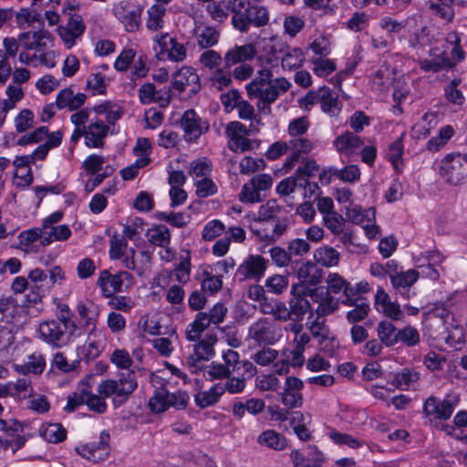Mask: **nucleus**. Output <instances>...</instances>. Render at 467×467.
Listing matches in <instances>:
<instances>
[{"label":"nucleus","mask_w":467,"mask_h":467,"mask_svg":"<svg viewBox=\"0 0 467 467\" xmlns=\"http://www.w3.org/2000/svg\"><path fill=\"white\" fill-rule=\"evenodd\" d=\"M290 88L291 83L285 78H273V72L269 68L259 70L255 78L245 86L249 99H257L258 109L267 113L271 112V104Z\"/></svg>","instance_id":"1"},{"label":"nucleus","mask_w":467,"mask_h":467,"mask_svg":"<svg viewBox=\"0 0 467 467\" xmlns=\"http://www.w3.org/2000/svg\"><path fill=\"white\" fill-rule=\"evenodd\" d=\"M239 6L244 10H235L234 8L232 10L234 13L232 25L236 30L246 33L252 26L261 27L268 24L269 11L265 6L248 3L245 7L244 1L239 3Z\"/></svg>","instance_id":"2"},{"label":"nucleus","mask_w":467,"mask_h":467,"mask_svg":"<svg viewBox=\"0 0 467 467\" xmlns=\"http://www.w3.org/2000/svg\"><path fill=\"white\" fill-rule=\"evenodd\" d=\"M138 383L134 373L129 371L121 375L118 380H103L97 389L99 394L108 398L113 396L112 403L115 408L122 406L137 389Z\"/></svg>","instance_id":"3"},{"label":"nucleus","mask_w":467,"mask_h":467,"mask_svg":"<svg viewBox=\"0 0 467 467\" xmlns=\"http://www.w3.org/2000/svg\"><path fill=\"white\" fill-rule=\"evenodd\" d=\"M77 330L78 327L55 318L44 321L38 326L40 339L56 348H61L68 345Z\"/></svg>","instance_id":"4"},{"label":"nucleus","mask_w":467,"mask_h":467,"mask_svg":"<svg viewBox=\"0 0 467 467\" xmlns=\"http://www.w3.org/2000/svg\"><path fill=\"white\" fill-rule=\"evenodd\" d=\"M190 397L186 391L170 392L166 388H158L149 400V408L152 413L159 414L173 408L184 410L188 406Z\"/></svg>","instance_id":"5"},{"label":"nucleus","mask_w":467,"mask_h":467,"mask_svg":"<svg viewBox=\"0 0 467 467\" xmlns=\"http://www.w3.org/2000/svg\"><path fill=\"white\" fill-rule=\"evenodd\" d=\"M441 176L450 184L457 185L467 179V154H448L440 166Z\"/></svg>","instance_id":"6"},{"label":"nucleus","mask_w":467,"mask_h":467,"mask_svg":"<svg viewBox=\"0 0 467 467\" xmlns=\"http://www.w3.org/2000/svg\"><path fill=\"white\" fill-rule=\"evenodd\" d=\"M458 402L459 399L451 395L443 400L431 396L423 404V413L433 420H447L451 417Z\"/></svg>","instance_id":"7"},{"label":"nucleus","mask_w":467,"mask_h":467,"mask_svg":"<svg viewBox=\"0 0 467 467\" xmlns=\"http://www.w3.org/2000/svg\"><path fill=\"white\" fill-rule=\"evenodd\" d=\"M248 337L257 345H273L281 337V329L274 321L261 318L249 327Z\"/></svg>","instance_id":"8"},{"label":"nucleus","mask_w":467,"mask_h":467,"mask_svg":"<svg viewBox=\"0 0 467 467\" xmlns=\"http://www.w3.org/2000/svg\"><path fill=\"white\" fill-rule=\"evenodd\" d=\"M217 341L216 335L207 334L203 339L194 345V352L186 359L191 373L197 374L202 369V361L212 358L215 352L213 346Z\"/></svg>","instance_id":"9"},{"label":"nucleus","mask_w":467,"mask_h":467,"mask_svg":"<svg viewBox=\"0 0 467 467\" xmlns=\"http://www.w3.org/2000/svg\"><path fill=\"white\" fill-rule=\"evenodd\" d=\"M132 275L127 271H120L115 275L109 270L100 272L97 285L102 289L106 297L111 296L114 293L121 292L123 285L128 288L131 285Z\"/></svg>","instance_id":"10"},{"label":"nucleus","mask_w":467,"mask_h":467,"mask_svg":"<svg viewBox=\"0 0 467 467\" xmlns=\"http://www.w3.org/2000/svg\"><path fill=\"white\" fill-rule=\"evenodd\" d=\"M110 435L107 431H102L99 434V441H92L87 444L78 446L77 452L93 462L105 460L109 454Z\"/></svg>","instance_id":"11"},{"label":"nucleus","mask_w":467,"mask_h":467,"mask_svg":"<svg viewBox=\"0 0 467 467\" xmlns=\"http://www.w3.org/2000/svg\"><path fill=\"white\" fill-rule=\"evenodd\" d=\"M114 16L123 24L126 31L135 32L140 25L142 7L130 2H120L113 8Z\"/></svg>","instance_id":"12"},{"label":"nucleus","mask_w":467,"mask_h":467,"mask_svg":"<svg viewBox=\"0 0 467 467\" xmlns=\"http://www.w3.org/2000/svg\"><path fill=\"white\" fill-rule=\"evenodd\" d=\"M269 261L259 254H249L238 266L236 275L241 280L259 281L265 274Z\"/></svg>","instance_id":"13"},{"label":"nucleus","mask_w":467,"mask_h":467,"mask_svg":"<svg viewBox=\"0 0 467 467\" xmlns=\"http://www.w3.org/2000/svg\"><path fill=\"white\" fill-rule=\"evenodd\" d=\"M181 126L187 141L196 140L209 130V123L203 120L194 109H187L181 119Z\"/></svg>","instance_id":"14"},{"label":"nucleus","mask_w":467,"mask_h":467,"mask_svg":"<svg viewBox=\"0 0 467 467\" xmlns=\"http://www.w3.org/2000/svg\"><path fill=\"white\" fill-rule=\"evenodd\" d=\"M418 65L424 72H440L454 67L455 63L451 59L446 50L433 47L430 50V57L420 59Z\"/></svg>","instance_id":"15"},{"label":"nucleus","mask_w":467,"mask_h":467,"mask_svg":"<svg viewBox=\"0 0 467 467\" xmlns=\"http://www.w3.org/2000/svg\"><path fill=\"white\" fill-rule=\"evenodd\" d=\"M172 88L179 93L189 88L191 94H196L201 89L200 78L196 71L190 67H182L178 70L171 81Z\"/></svg>","instance_id":"16"},{"label":"nucleus","mask_w":467,"mask_h":467,"mask_svg":"<svg viewBox=\"0 0 467 467\" xmlns=\"http://www.w3.org/2000/svg\"><path fill=\"white\" fill-rule=\"evenodd\" d=\"M291 269L303 284L316 285L321 282L322 270L311 261L294 260Z\"/></svg>","instance_id":"17"},{"label":"nucleus","mask_w":467,"mask_h":467,"mask_svg":"<svg viewBox=\"0 0 467 467\" xmlns=\"http://www.w3.org/2000/svg\"><path fill=\"white\" fill-rule=\"evenodd\" d=\"M420 277V273L414 269L401 271L398 275L393 276L390 280L396 295H399L404 299H410L416 295L412 290V285L417 282Z\"/></svg>","instance_id":"18"},{"label":"nucleus","mask_w":467,"mask_h":467,"mask_svg":"<svg viewBox=\"0 0 467 467\" xmlns=\"http://www.w3.org/2000/svg\"><path fill=\"white\" fill-rule=\"evenodd\" d=\"M255 56L256 48L253 44L234 45L225 52L223 64L226 65V67H232L235 65L252 61Z\"/></svg>","instance_id":"19"},{"label":"nucleus","mask_w":467,"mask_h":467,"mask_svg":"<svg viewBox=\"0 0 467 467\" xmlns=\"http://www.w3.org/2000/svg\"><path fill=\"white\" fill-rule=\"evenodd\" d=\"M85 144L88 148H103L104 139L107 137L109 127L103 120L96 118L85 126Z\"/></svg>","instance_id":"20"},{"label":"nucleus","mask_w":467,"mask_h":467,"mask_svg":"<svg viewBox=\"0 0 467 467\" xmlns=\"http://www.w3.org/2000/svg\"><path fill=\"white\" fill-rule=\"evenodd\" d=\"M161 51L168 53V58L174 62H182L186 58L187 49L183 44L179 43L176 38L168 33L155 37Z\"/></svg>","instance_id":"21"},{"label":"nucleus","mask_w":467,"mask_h":467,"mask_svg":"<svg viewBox=\"0 0 467 467\" xmlns=\"http://www.w3.org/2000/svg\"><path fill=\"white\" fill-rule=\"evenodd\" d=\"M291 459L294 467H321L325 462L323 452L315 445L308 447L306 455H304L299 451H293L291 452Z\"/></svg>","instance_id":"22"},{"label":"nucleus","mask_w":467,"mask_h":467,"mask_svg":"<svg viewBox=\"0 0 467 467\" xmlns=\"http://www.w3.org/2000/svg\"><path fill=\"white\" fill-rule=\"evenodd\" d=\"M466 6L467 0H430L429 8L433 15L451 22L455 16L454 6Z\"/></svg>","instance_id":"23"},{"label":"nucleus","mask_w":467,"mask_h":467,"mask_svg":"<svg viewBox=\"0 0 467 467\" xmlns=\"http://www.w3.org/2000/svg\"><path fill=\"white\" fill-rule=\"evenodd\" d=\"M333 144L340 154L350 155L356 150L361 148L364 141L354 132L347 130L337 136L333 141Z\"/></svg>","instance_id":"24"},{"label":"nucleus","mask_w":467,"mask_h":467,"mask_svg":"<svg viewBox=\"0 0 467 467\" xmlns=\"http://www.w3.org/2000/svg\"><path fill=\"white\" fill-rule=\"evenodd\" d=\"M319 105L321 110L331 117L338 115L341 110V104L338 100V94L327 86L320 88Z\"/></svg>","instance_id":"25"},{"label":"nucleus","mask_w":467,"mask_h":467,"mask_svg":"<svg viewBox=\"0 0 467 467\" xmlns=\"http://www.w3.org/2000/svg\"><path fill=\"white\" fill-rule=\"evenodd\" d=\"M86 99L84 93L75 95L70 88H66L57 95L56 107L59 109L68 108L71 111L76 110L84 105Z\"/></svg>","instance_id":"26"},{"label":"nucleus","mask_w":467,"mask_h":467,"mask_svg":"<svg viewBox=\"0 0 467 467\" xmlns=\"http://www.w3.org/2000/svg\"><path fill=\"white\" fill-rule=\"evenodd\" d=\"M274 228L268 231L266 228H252V232L262 241L272 244L281 237L288 228V220L286 218H276Z\"/></svg>","instance_id":"27"},{"label":"nucleus","mask_w":467,"mask_h":467,"mask_svg":"<svg viewBox=\"0 0 467 467\" xmlns=\"http://www.w3.org/2000/svg\"><path fill=\"white\" fill-rule=\"evenodd\" d=\"M296 286L292 287V297L290 298L288 305L292 320L296 322H301L306 313L310 311L311 305L306 296L299 294H296Z\"/></svg>","instance_id":"28"},{"label":"nucleus","mask_w":467,"mask_h":467,"mask_svg":"<svg viewBox=\"0 0 467 467\" xmlns=\"http://www.w3.org/2000/svg\"><path fill=\"white\" fill-rule=\"evenodd\" d=\"M223 396L221 383L213 385L208 390L199 391L194 395V401L197 407L205 409L216 404Z\"/></svg>","instance_id":"29"},{"label":"nucleus","mask_w":467,"mask_h":467,"mask_svg":"<svg viewBox=\"0 0 467 467\" xmlns=\"http://www.w3.org/2000/svg\"><path fill=\"white\" fill-rule=\"evenodd\" d=\"M77 310L81 319L84 320L85 327L89 328L91 327L89 332V335H91L96 330V322L99 314V306L92 302L88 304L78 302Z\"/></svg>","instance_id":"30"},{"label":"nucleus","mask_w":467,"mask_h":467,"mask_svg":"<svg viewBox=\"0 0 467 467\" xmlns=\"http://www.w3.org/2000/svg\"><path fill=\"white\" fill-rule=\"evenodd\" d=\"M305 60L306 56L301 48H289L286 47L282 57L281 65L285 70H293L302 67Z\"/></svg>","instance_id":"31"},{"label":"nucleus","mask_w":467,"mask_h":467,"mask_svg":"<svg viewBox=\"0 0 467 467\" xmlns=\"http://www.w3.org/2000/svg\"><path fill=\"white\" fill-rule=\"evenodd\" d=\"M398 330L399 328L387 320L380 321L377 327L379 338L388 348L398 344Z\"/></svg>","instance_id":"32"},{"label":"nucleus","mask_w":467,"mask_h":467,"mask_svg":"<svg viewBox=\"0 0 467 467\" xmlns=\"http://www.w3.org/2000/svg\"><path fill=\"white\" fill-rule=\"evenodd\" d=\"M257 441L261 445H265L276 451H281L286 447L285 438L274 430H266L263 431L259 435Z\"/></svg>","instance_id":"33"},{"label":"nucleus","mask_w":467,"mask_h":467,"mask_svg":"<svg viewBox=\"0 0 467 467\" xmlns=\"http://www.w3.org/2000/svg\"><path fill=\"white\" fill-rule=\"evenodd\" d=\"M211 325L206 317V312H199L193 322L189 324L186 330V337L189 341H196L201 334Z\"/></svg>","instance_id":"34"},{"label":"nucleus","mask_w":467,"mask_h":467,"mask_svg":"<svg viewBox=\"0 0 467 467\" xmlns=\"http://www.w3.org/2000/svg\"><path fill=\"white\" fill-rule=\"evenodd\" d=\"M314 257L323 266L337 265L339 260V253L333 247L325 246L316 250Z\"/></svg>","instance_id":"35"},{"label":"nucleus","mask_w":467,"mask_h":467,"mask_svg":"<svg viewBox=\"0 0 467 467\" xmlns=\"http://www.w3.org/2000/svg\"><path fill=\"white\" fill-rule=\"evenodd\" d=\"M148 240L158 246L167 247L171 242V234L167 226L163 224L157 225L148 232Z\"/></svg>","instance_id":"36"},{"label":"nucleus","mask_w":467,"mask_h":467,"mask_svg":"<svg viewBox=\"0 0 467 467\" xmlns=\"http://www.w3.org/2000/svg\"><path fill=\"white\" fill-rule=\"evenodd\" d=\"M220 32L213 26H205L197 34V43L202 49H209L218 44Z\"/></svg>","instance_id":"37"},{"label":"nucleus","mask_w":467,"mask_h":467,"mask_svg":"<svg viewBox=\"0 0 467 467\" xmlns=\"http://www.w3.org/2000/svg\"><path fill=\"white\" fill-rule=\"evenodd\" d=\"M282 207L275 200H269L266 203L260 206L258 211V217L255 220L258 223H267L274 221L281 213Z\"/></svg>","instance_id":"38"},{"label":"nucleus","mask_w":467,"mask_h":467,"mask_svg":"<svg viewBox=\"0 0 467 467\" xmlns=\"http://www.w3.org/2000/svg\"><path fill=\"white\" fill-rule=\"evenodd\" d=\"M330 174H334L344 182L353 183L360 179V170L357 165L351 164L343 169L329 168Z\"/></svg>","instance_id":"39"},{"label":"nucleus","mask_w":467,"mask_h":467,"mask_svg":"<svg viewBox=\"0 0 467 467\" xmlns=\"http://www.w3.org/2000/svg\"><path fill=\"white\" fill-rule=\"evenodd\" d=\"M46 368V360L41 353H33L28 357L26 364L20 366V371L24 374H41Z\"/></svg>","instance_id":"40"},{"label":"nucleus","mask_w":467,"mask_h":467,"mask_svg":"<svg viewBox=\"0 0 467 467\" xmlns=\"http://www.w3.org/2000/svg\"><path fill=\"white\" fill-rule=\"evenodd\" d=\"M202 370H203V377L210 381H213L216 379H226V378L232 376V373L228 369V367L224 366L223 364L216 362H212L204 368H202Z\"/></svg>","instance_id":"41"},{"label":"nucleus","mask_w":467,"mask_h":467,"mask_svg":"<svg viewBox=\"0 0 467 467\" xmlns=\"http://www.w3.org/2000/svg\"><path fill=\"white\" fill-rule=\"evenodd\" d=\"M165 8L161 5H153L148 10L147 27L150 30L157 31L163 26V16Z\"/></svg>","instance_id":"42"},{"label":"nucleus","mask_w":467,"mask_h":467,"mask_svg":"<svg viewBox=\"0 0 467 467\" xmlns=\"http://www.w3.org/2000/svg\"><path fill=\"white\" fill-rule=\"evenodd\" d=\"M419 379L417 372H413L409 368H403L402 370L393 374L392 384L400 389H406L409 388L410 383L415 382Z\"/></svg>","instance_id":"43"},{"label":"nucleus","mask_w":467,"mask_h":467,"mask_svg":"<svg viewBox=\"0 0 467 467\" xmlns=\"http://www.w3.org/2000/svg\"><path fill=\"white\" fill-rule=\"evenodd\" d=\"M232 67H226V65L220 68H217L212 78V81L213 86L217 88L219 90H223L225 88H228L233 83V75L231 71Z\"/></svg>","instance_id":"44"},{"label":"nucleus","mask_w":467,"mask_h":467,"mask_svg":"<svg viewBox=\"0 0 467 467\" xmlns=\"http://www.w3.org/2000/svg\"><path fill=\"white\" fill-rule=\"evenodd\" d=\"M264 197L265 196L261 194L257 188H255V185L252 184L251 180L243 185L239 193V200L246 203L261 202Z\"/></svg>","instance_id":"45"},{"label":"nucleus","mask_w":467,"mask_h":467,"mask_svg":"<svg viewBox=\"0 0 467 467\" xmlns=\"http://www.w3.org/2000/svg\"><path fill=\"white\" fill-rule=\"evenodd\" d=\"M42 436L48 442L58 443L66 440L67 431L60 423H52L45 429Z\"/></svg>","instance_id":"46"},{"label":"nucleus","mask_w":467,"mask_h":467,"mask_svg":"<svg viewBox=\"0 0 467 467\" xmlns=\"http://www.w3.org/2000/svg\"><path fill=\"white\" fill-rule=\"evenodd\" d=\"M246 386V377L244 375L229 376L226 378L225 383H221L223 387V395L225 391L231 394H238L244 391Z\"/></svg>","instance_id":"47"},{"label":"nucleus","mask_w":467,"mask_h":467,"mask_svg":"<svg viewBox=\"0 0 467 467\" xmlns=\"http://www.w3.org/2000/svg\"><path fill=\"white\" fill-rule=\"evenodd\" d=\"M338 307V300L327 294L320 298L319 304L315 310L317 317L324 318L334 313Z\"/></svg>","instance_id":"48"},{"label":"nucleus","mask_w":467,"mask_h":467,"mask_svg":"<svg viewBox=\"0 0 467 467\" xmlns=\"http://www.w3.org/2000/svg\"><path fill=\"white\" fill-rule=\"evenodd\" d=\"M155 218L160 221H164L170 223L171 226L182 228L187 225L189 221L187 217L182 213H174V212H157L155 213Z\"/></svg>","instance_id":"49"},{"label":"nucleus","mask_w":467,"mask_h":467,"mask_svg":"<svg viewBox=\"0 0 467 467\" xmlns=\"http://www.w3.org/2000/svg\"><path fill=\"white\" fill-rule=\"evenodd\" d=\"M200 63L206 68L213 70L220 68L219 66L223 63V57L213 49H206L199 57Z\"/></svg>","instance_id":"50"},{"label":"nucleus","mask_w":467,"mask_h":467,"mask_svg":"<svg viewBox=\"0 0 467 467\" xmlns=\"http://www.w3.org/2000/svg\"><path fill=\"white\" fill-rule=\"evenodd\" d=\"M54 305L56 306V318L59 321H62L64 323L72 325L74 327H78L76 322L74 321V313L70 309L67 304L63 303L60 299L55 298L53 301Z\"/></svg>","instance_id":"51"},{"label":"nucleus","mask_w":467,"mask_h":467,"mask_svg":"<svg viewBox=\"0 0 467 467\" xmlns=\"http://www.w3.org/2000/svg\"><path fill=\"white\" fill-rule=\"evenodd\" d=\"M310 122L307 117L303 116L289 122L287 132L292 139L303 136L308 130Z\"/></svg>","instance_id":"52"},{"label":"nucleus","mask_w":467,"mask_h":467,"mask_svg":"<svg viewBox=\"0 0 467 467\" xmlns=\"http://www.w3.org/2000/svg\"><path fill=\"white\" fill-rule=\"evenodd\" d=\"M401 342L407 347H414L420 342L419 331L410 326L398 330V343Z\"/></svg>","instance_id":"53"},{"label":"nucleus","mask_w":467,"mask_h":467,"mask_svg":"<svg viewBox=\"0 0 467 467\" xmlns=\"http://www.w3.org/2000/svg\"><path fill=\"white\" fill-rule=\"evenodd\" d=\"M369 310L368 301L361 300L360 304L347 313V320L356 325V323L364 320L368 317Z\"/></svg>","instance_id":"54"},{"label":"nucleus","mask_w":467,"mask_h":467,"mask_svg":"<svg viewBox=\"0 0 467 467\" xmlns=\"http://www.w3.org/2000/svg\"><path fill=\"white\" fill-rule=\"evenodd\" d=\"M269 254L273 263L275 265L279 267L290 265V267H292V262L294 260H292L288 254L287 249L282 248L280 246H274L269 250Z\"/></svg>","instance_id":"55"},{"label":"nucleus","mask_w":467,"mask_h":467,"mask_svg":"<svg viewBox=\"0 0 467 467\" xmlns=\"http://www.w3.org/2000/svg\"><path fill=\"white\" fill-rule=\"evenodd\" d=\"M229 5L224 2H215L207 6V12L211 16V17L219 23L224 22L229 14Z\"/></svg>","instance_id":"56"},{"label":"nucleus","mask_w":467,"mask_h":467,"mask_svg":"<svg viewBox=\"0 0 467 467\" xmlns=\"http://www.w3.org/2000/svg\"><path fill=\"white\" fill-rule=\"evenodd\" d=\"M88 409L96 413L102 414L107 410V403L104 396L93 394L87 389L86 403Z\"/></svg>","instance_id":"57"},{"label":"nucleus","mask_w":467,"mask_h":467,"mask_svg":"<svg viewBox=\"0 0 467 467\" xmlns=\"http://www.w3.org/2000/svg\"><path fill=\"white\" fill-rule=\"evenodd\" d=\"M314 65L313 71L318 77H327L336 70L335 63L330 59L317 57L311 59Z\"/></svg>","instance_id":"58"},{"label":"nucleus","mask_w":467,"mask_h":467,"mask_svg":"<svg viewBox=\"0 0 467 467\" xmlns=\"http://www.w3.org/2000/svg\"><path fill=\"white\" fill-rule=\"evenodd\" d=\"M288 286V280L281 275H275L265 280V287L268 292L275 295L282 294Z\"/></svg>","instance_id":"59"},{"label":"nucleus","mask_w":467,"mask_h":467,"mask_svg":"<svg viewBox=\"0 0 467 467\" xmlns=\"http://www.w3.org/2000/svg\"><path fill=\"white\" fill-rule=\"evenodd\" d=\"M308 329L312 337L317 341L323 337H328L331 333L328 326L326 324V319L317 317L310 322Z\"/></svg>","instance_id":"60"},{"label":"nucleus","mask_w":467,"mask_h":467,"mask_svg":"<svg viewBox=\"0 0 467 467\" xmlns=\"http://www.w3.org/2000/svg\"><path fill=\"white\" fill-rule=\"evenodd\" d=\"M324 223L333 234H338L343 232L344 229V218L337 212L330 213L324 215Z\"/></svg>","instance_id":"61"},{"label":"nucleus","mask_w":467,"mask_h":467,"mask_svg":"<svg viewBox=\"0 0 467 467\" xmlns=\"http://www.w3.org/2000/svg\"><path fill=\"white\" fill-rule=\"evenodd\" d=\"M239 166L241 173L250 174L265 169V162L263 159H254L253 157L246 156L240 161Z\"/></svg>","instance_id":"62"},{"label":"nucleus","mask_w":467,"mask_h":467,"mask_svg":"<svg viewBox=\"0 0 467 467\" xmlns=\"http://www.w3.org/2000/svg\"><path fill=\"white\" fill-rule=\"evenodd\" d=\"M287 250L291 258L293 256H303L309 252L310 244L305 239L296 238L287 244Z\"/></svg>","instance_id":"63"},{"label":"nucleus","mask_w":467,"mask_h":467,"mask_svg":"<svg viewBox=\"0 0 467 467\" xmlns=\"http://www.w3.org/2000/svg\"><path fill=\"white\" fill-rule=\"evenodd\" d=\"M109 297V306L116 310L130 312L135 306L134 300L130 296L112 295Z\"/></svg>","instance_id":"64"}]
</instances>
